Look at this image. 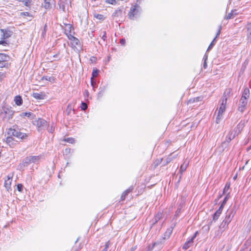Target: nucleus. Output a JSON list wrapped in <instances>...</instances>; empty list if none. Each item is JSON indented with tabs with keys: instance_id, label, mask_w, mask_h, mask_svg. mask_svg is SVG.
Segmentation results:
<instances>
[{
	"instance_id": "nucleus-1",
	"label": "nucleus",
	"mask_w": 251,
	"mask_h": 251,
	"mask_svg": "<svg viewBox=\"0 0 251 251\" xmlns=\"http://www.w3.org/2000/svg\"><path fill=\"white\" fill-rule=\"evenodd\" d=\"M230 93V89H226L224 93L222 99L220 100L221 105L218 110V115L216 119V123L219 124L222 118V116L226 109V105L227 101L226 94L228 95Z\"/></svg>"
},
{
	"instance_id": "nucleus-2",
	"label": "nucleus",
	"mask_w": 251,
	"mask_h": 251,
	"mask_svg": "<svg viewBox=\"0 0 251 251\" xmlns=\"http://www.w3.org/2000/svg\"><path fill=\"white\" fill-rule=\"evenodd\" d=\"M14 113L11 107L4 106L0 109V117L3 121H8L12 119Z\"/></svg>"
},
{
	"instance_id": "nucleus-3",
	"label": "nucleus",
	"mask_w": 251,
	"mask_h": 251,
	"mask_svg": "<svg viewBox=\"0 0 251 251\" xmlns=\"http://www.w3.org/2000/svg\"><path fill=\"white\" fill-rule=\"evenodd\" d=\"M141 10V7L139 5H136L132 6L128 14L129 18L131 20H134V18H136L139 16Z\"/></svg>"
},
{
	"instance_id": "nucleus-4",
	"label": "nucleus",
	"mask_w": 251,
	"mask_h": 251,
	"mask_svg": "<svg viewBox=\"0 0 251 251\" xmlns=\"http://www.w3.org/2000/svg\"><path fill=\"white\" fill-rule=\"evenodd\" d=\"M8 134L11 136H15L22 140L25 139L28 136L27 134L23 133L20 130L12 128H10L9 129L8 131Z\"/></svg>"
},
{
	"instance_id": "nucleus-5",
	"label": "nucleus",
	"mask_w": 251,
	"mask_h": 251,
	"mask_svg": "<svg viewBox=\"0 0 251 251\" xmlns=\"http://www.w3.org/2000/svg\"><path fill=\"white\" fill-rule=\"evenodd\" d=\"M172 233V230L171 229H168L164 234V236L160 241H158L155 242L153 244V247L157 245H160L159 247H161V245L164 243V240L169 239L171 234Z\"/></svg>"
},
{
	"instance_id": "nucleus-6",
	"label": "nucleus",
	"mask_w": 251,
	"mask_h": 251,
	"mask_svg": "<svg viewBox=\"0 0 251 251\" xmlns=\"http://www.w3.org/2000/svg\"><path fill=\"white\" fill-rule=\"evenodd\" d=\"M34 125L37 126L38 130L46 128L48 126L47 121L42 118H39L37 120H35Z\"/></svg>"
},
{
	"instance_id": "nucleus-7",
	"label": "nucleus",
	"mask_w": 251,
	"mask_h": 251,
	"mask_svg": "<svg viewBox=\"0 0 251 251\" xmlns=\"http://www.w3.org/2000/svg\"><path fill=\"white\" fill-rule=\"evenodd\" d=\"M31 162L28 156L24 158L18 166V169L20 171H24L25 168L27 167Z\"/></svg>"
},
{
	"instance_id": "nucleus-8",
	"label": "nucleus",
	"mask_w": 251,
	"mask_h": 251,
	"mask_svg": "<svg viewBox=\"0 0 251 251\" xmlns=\"http://www.w3.org/2000/svg\"><path fill=\"white\" fill-rule=\"evenodd\" d=\"M240 106L238 107L239 111H241V112H243L244 110L245 106L247 104V99H246L243 97H241V98L239 101Z\"/></svg>"
},
{
	"instance_id": "nucleus-9",
	"label": "nucleus",
	"mask_w": 251,
	"mask_h": 251,
	"mask_svg": "<svg viewBox=\"0 0 251 251\" xmlns=\"http://www.w3.org/2000/svg\"><path fill=\"white\" fill-rule=\"evenodd\" d=\"M54 4V0H44L43 5L46 9H50L52 8V5Z\"/></svg>"
},
{
	"instance_id": "nucleus-10",
	"label": "nucleus",
	"mask_w": 251,
	"mask_h": 251,
	"mask_svg": "<svg viewBox=\"0 0 251 251\" xmlns=\"http://www.w3.org/2000/svg\"><path fill=\"white\" fill-rule=\"evenodd\" d=\"M32 96L37 100H44L47 97L46 94L44 92L33 93Z\"/></svg>"
},
{
	"instance_id": "nucleus-11",
	"label": "nucleus",
	"mask_w": 251,
	"mask_h": 251,
	"mask_svg": "<svg viewBox=\"0 0 251 251\" xmlns=\"http://www.w3.org/2000/svg\"><path fill=\"white\" fill-rule=\"evenodd\" d=\"M197 233H196L190 239L189 241L186 242L183 246V249L184 250L188 249L190 246H191L193 244L194 239L195 238L196 236Z\"/></svg>"
},
{
	"instance_id": "nucleus-12",
	"label": "nucleus",
	"mask_w": 251,
	"mask_h": 251,
	"mask_svg": "<svg viewBox=\"0 0 251 251\" xmlns=\"http://www.w3.org/2000/svg\"><path fill=\"white\" fill-rule=\"evenodd\" d=\"M70 40L72 41V45L75 47L76 46H79L80 47V43L79 40L76 37L70 35V36H68Z\"/></svg>"
},
{
	"instance_id": "nucleus-13",
	"label": "nucleus",
	"mask_w": 251,
	"mask_h": 251,
	"mask_svg": "<svg viewBox=\"0 0 251 251\" xmlns=\"http://www.w3.org/2000/svg\"><path fill=\"white\" fill-rule=\"evenodd\" d=\"M1 32L2 33L1 35V39H6L11 36V33L9 31H6L4 29H1Z\"/></svg>"
},
{
	"instance_id": "nucleus-14",
	"label": "nucleus",
	"mask_w": 251,
	"mask_h": 251,
	"mask_svg": "<svg viewBox=\"0 0 251 251\" xmlns=\"http://www.w3.org/2000/svg\"><path fill=\"white\" fill-rule=\"evenodd\" d=\"M14 101L17 105H21L23 103V100L20 96H16L14 98Z\"/></svg>"
},
{
	"instance_id": "nucleus-15",
	"label": "nucleus",
	"mask_w": 251,
	"mask_h": 251,
	"mask_svg": "<svg viewBox=\"0 0 251 251\" xmlns=\"http://www.w3.org/2000/svg\"><path fill=\"white\" fill-rule=\"evenodd\" d=\"M31 163H37L39 160L40 157L39 156H28Z\"/></svg>"
},
{
	"instance_id": "nucleus-16",
	"label": "nucleus",
	"mask_w": 251,
	"mask_h": 251,
	"mask_svg": "<svg viewBox=\"0 0 251 251\" xmlns=\"http://www.w3.org/2000/svg\"><path fill=\"white\" fill-rule=\"evenodd\" d=\"M250 95V91L248 88H245L244 89V92L242 94V97L247 99V98L249 97Z\"/></svg>"
},
{
	"instance_id": "nucleus-17",
	"label": "nucleus",
	"mask_w": 251,
	"mask_h": 251,
	"mask_svg": "<svg viewBox=\"0 0 251 251\" xmlns=\"http://www.w3.org/2000/svg\"><path fill=\"white\" fill-rule=\"evenodd\" d=\"M246 121L245 120L241 121L240 123L237 126V128L238 129V132H240L241 130L243 129L245 126Z\"/></svg>"
},
{
	"instance_id": "nucleus-18",
	"label": "nucleus",
	"mask_w": 251,
	"mask_h": 251,
	"mask_svg": "<svg viewBox=\"0 0 251 251\" xmlns=\"http://www.w3.org/2000/svg\"><path fill=\"white\" fill-rule=\"evenodd\" d=\"M176 155H173V153L170 154L168 157L165 159L166 163L165 164H168L170 162H171L173 159L176 158Z\"/></svg>"
},
{
	"instance_id": "nucleus-19",
	"label": "nucleus",
	"mask_w": 251,
	"mask_h": 251,
	"mask_svg": "<svg viewBox=\"0 0 251 251\" xmlns=\"http://www.w3.org/2000/svg\"><path fill=\"white\" fill-rule=\"evenodd\" d=\"M7 177H8L7 179L5 180V183H4V186L7 188L10 187V186L11 185V181H12L11 177H10L8 176H7Z\"/></svg>"
},
{
	"instance_id": "nucleus-20",
	"label": "nucleus",
	"mask_w": 251,
	"mask_h": 251,
	"mask_svg": "<svg viewBox=\"0 0 251 251\" xmlns=\"http://www.w3.org/2000/svg\"><path fill=\"white\" fill-rule=\"evenodd\" d=\"M229 187H230V183H227L226 184V186L223 190V194H226V196L227 195V198H228V195L229 194V193L227 192V191L229 188Z\"/></svg>"
},
{
	"instance_id": "nucleus-21",
	"label": "nucleus",
	"mask_w": 251,
	"mask_h": 251,
	"mask_svg": "<svg viewBox=\"0 0 251 251\" xmlns=\"http://www.w3.org/2000/svg\"><path fill=\"white\" fill-rule=\"evenodd\" d=\"M8 56L4 53H0V63L7 61Z\"/></svg>"
},
{
	"instance_id": "nucleus-22",
	"label": "nucleus",
	"mask_w": 251,
	"mask_h": 251,
	"mask_svg": "<svg viewBox=\"0 0 251 251\" xmlns=\"http://www.w3.org/2000/svg\"><path fill=\"white\" fill-rule=\"evenodd\" d=\"M122 14V11L119 9L116 10L112 14V16L113 17H120Z\"/></svg>"
},
{
	"instance_id": "nucleus-23",
	"label": "nucleus",
	"mask_w": 251,
	"mask_h": 251,
	"mask_svg": "<svg viewBox=\"0 0 251 251\" xmlns=\"http://www.w3.org/2000/svg\"><path fill=\"white\" fill-rule=\"evenodd\" d=\"M221 214V212H220V210H217L213 215V220L216 221L219 218Z\"/></svg>"
},
{
	"instance_id": "nucleus-24",
	"label": "nucleus",
	"mask_w": 251,
	"mask_h": 251,
	"mask_svg": "<svg viewBox=\"0 0 251 251\" xmlns=\"http://www.w3.org/2000/svg\"><path fill=\"white\" fill-rule=\"evenodd\" d=\"M227 200V195L226 196V197L224 198V200L222 203L221 204V206H220V207L219 208V209L217 210H220V212L222 213L224 206L225 204V203H226Z\"/></svg>"
},
{
	"instance_id": "nucleus-25",
	"label": "nucleus",
	"mask_w": 251,
	"mask_h": 251,
	"mask_svg": "<svg viewBox=\"0 0 251 251\" xmlns=\"http://www.w3.org/2000/svg\"><path fill=\"white\" fill-rule=\"evenodd\" d=\"M130 191V190L129 189H127L126 190V191H125L122 194V196H121V199L122 201H124L125 198H126V195H127V194L129 193V192Z\"/></svg>"
},
{
	"instance_id": "nucleus-26",
	"label": "nucleus",
	"mask_w": 251,
	"mask_h": 251,
	"mask_svg": "<svg viewBox=\"0 0 251 251\" xmlns=\"http://www.w3.org/2000/svg\"><path fill=\"white\" fill-rule=\"evenodd\" d=\"M187 165H188L187 164H182L181 165V166L180 167V172L181 173H182L183 172H184L186 170V168L187 167Z\"/></svg>"
},
{
	"instance_id": "nucleus-27",
	"label": "nucleus",
	"mask_w": 251,
	"mask_h": 251,
	"mask_svg": "<svg viewBox=\"0 0 251 251\" xmlns=\"http://www.w3.org/2000/svg\"><path fill=\"white\" fill-rule=\"evenodd\" d=\"M216 42V38H215L213 41H212V42L211 43V44H210V45L209 46L208 49H207V51L210 50L214 46V45L215 44V43Z\"/></svg>"
},
{
	"instance_id": "nucleus-28",
	"label": "nucleus",
	"mask_w": 251,
	"mask_h": 251,
	"mask_svg": "<svg viewBox=\"0 0 251 251\" xmlns=\"http://www.w3.org/2000/svg\"><path fill=\"white\" fill-rule=\"evenodd\" d=\"M32 115H33V114L31 112H23L21 114V116L23 117H25V116L30 117Z\"/></svg>"
},
{
	"instance_id": "nucleus-29",
	"label": "nucleus",
	"mask_w": 251,
	"mask_h": 251,
	"mask_svg": "<svg viewBox=\"0 0 251 251\" xmlns=\"http://www.w3.org/2000/svg\"><path fill=\"white\" fill-rule=\"evenodd\" d=\"M162 216V214H158L155 217H154V221L153 223V224H154L155 223H156L158 220H159Z\"/></svg>"
},
{
	"instance_id": "nucleus-30",
	"label": "nucleus",
	"mask_w": 251,
	"mask_h": 251,
	"mask_svg": "<svg viewBox=\"0 0 251 251\" xmlns=\"http://www.w3.org/2000/svg\"><path fill=\"white\" fill-rule=\"evenodd\" d=\"M67 27H68V29H65L66 34L68 35V33L67 32H68V33H70L72 29V25L70 24H67L66 25Z\"/></svg>"
},
{
	"instance_id": "nucleus-31",
	"label": "nucleus",
	"mask_w": 251,
	"mask_h": 251,
	"mask_svg": "<svg viewBox=\"0 0 251 251\" xmlns=\"http://www.w3.org/2000/svg\"><path fill=\"white\" fill-rule=\"evenodd\" d=\"M87 104L84 102H81V108L82 110H85L87 108Z\"/></svg>"
},
{
	"instance_id": "nucleus-32",
	"label": "nucleus",
	"mask_w": 251,
	"mask_h": 251,
	"mask_svg": "<svg viewBox=\"0 0 251 251\" xmlns=\"http://www.w3.org/2000/svg\"><path fill=\"white\" fill-rule=\"evenodd\" d=\"M42 79L43 80L45 79V80H48L49 81H51L54 80V78L52 77L45 76L43 77Z\"/></svg>"
},
{
	"instance_id": "nucleus-33",
	"label": "nucleus",
	"mask_w": 251,
	"mask_h": 251,
	"mask_svg": "<svg viewBox=\"0 0 251 251\" xmlns=\"http://www.w3.org/2000/svg\"><path fill=\"white\" fill-rule=\"evenodd\" d=\"M99 71L97 69H94L92 72V75L93 77H97L98 75Z\"/></svg>"
},
{
	"instance_id": "nucleus-34",
	"label": "nucleus",
	"mask_w": 251,
	"mask_h": 251,
	"mask_svg": "<svg viewBox=\"0 0 251 251\" xmlns=\"http://www.w3.org/2000/svg\"><path fill=\"white\" fill-rule=\"evenodd\" d=\"M95 17L98 19H99V20H103L104 19V17L103 15H101V14H97V15H95Z\"/></svg>"
},
{
	"instance_id": "nucleus-35",
	"label": "nucleus",
	"mask_w": 251,
	"mask_h": 251,
	"mask_svg": "<svg viewBox=\"0 0 251 251\" xmlns=\"http://www.w3.org/2000/svg\"><path fill=\"white\" fill-rule=\"evenodd\" d=\"M17 189L19 192H22L23 189V186L22 184H18L17 185Z\"/></svg>"
},
{
	"instance_id": "nucleus-36",
	"label": "nucleus",
	"mask_w": 251,
	"mask_h": 251,
	"mask_svg": "<svg viewBox=\"0 0 251 251\" xmlns=\"http://www.w3.org/2000/svg\"><path fill=\"white\" fill-rule=\"evenodd\" d=\"M247 39L251 41V30H247Z\"/></svg>"
},
{
	"instance_id": "nucleus-37",
	"label": "nucleus",
	"mask_w": 251,
	"mask_h": 251,
	"mask_svg": "<svg viewBox=\"0 0 251 251\" xmlns=\"http://www.w3.org/2000/svg\"><path fill=\"white\" fill-rule=\"evenodd\" d=\"M32 2L31 0H26L25 1L24 4L26 6H29L31 2Z\"/></svg>"
},
{
	"instance_id": "nucleus-38",
	"label": "nucleus",
	"mask_w": 251,
	"mask_h": 251,
	"mask_svg": "<svg viewBox=\"0 0 251 251\" xmlns=\"http://www.w3.org/2000/svg\"><path fill=\"white\" fill-rule=\"evenodd\" d=\"M106 2L111 4H115L116 3V1L115 0H106Z\"/></svg>"
},
{
	"instance_id": "nucleus-39",
	"label": "nucleus",
	"mask_w": 251,
	"mask_h": 251,
	"mask_svg": "<svg viewBox=\"0 0 251 251\" xmlns=\"http://www.w3.org/2000/svg\"><path fill=\"white\" fill-rule=\"evenodd\" d=\"M8 44L6 42V41H5L3 39H1V40L0 41V45H2L3 46H6Z\"/></svg>"
},
{
	"instance_id": "nucleus-40",
	"label": "nucleus",
	"mask_w": 251,
	"mask_h": 251,
	"mask_svg": "<svg viewBox=\"0 0 251 251\" xmlns=\"http://www.w3.org/2000/svg\"><path fill=\"white\" fill-rule=\"evenodd\" d=\"M233 11H234L233 10H232L231 11V12L228 14V15L226 17V19H231V18H232V17H233L232 13H233Z\"/></svg>"
},
{
	"instance_id": "nucleus-41",
	"label": "nucleus",
	"mask_w": 251,
	"mask_h": 251,
	"mask_svg": "<svg viewBox=\"0 0 251 251\" xmlns=\"http://www.w3.org/2000/svg\"><path fill=\"white\" fill-rule=\"evenodd\" d=\"M66 141L72 144L75 142V140L73 138H68L66 140Z\"/></svg>"
},
{
	"instance_id": "nucleus-42",
	"label": "nucleus",
	"mask_w": 251,
	"mask_h": 251,
	"mask_svg": "<svg viewBox=\"0 0 251 251\" xmlns=\"http://www.w3.org/2000/svg\"><path fill=\"white\" fill-rule=\"evenodd\" d=\"M120 43L122 46H125L126 44V40L124 38L120 40Z\"/></svg>"
},
{
	"instance_id": "nucleus-43",
	"label": "nucleus",
	"mask_w": 251,
	"mask_h": 251,
	"mask_svg": "<svg viewBox=\"0 0 251 251\" xmlns=\"http://www.w3.org/2000/svg\"><path fill=\"white\" fill-rule=\"evenodd\" d=\"M247 30H251V23H249L247 25Z\"/></svg>"
},
{
	"instance_id": "nucleus-44",
	"label": "nucleus",
	"mask_w": 251,
	"mask_h": 251,
	"mask_svg": "<svg viewBox=\"0 0 251 251\" xmlns=\"http://www.w3.org/2000/svg\"><path fill=\"white\" fill-rule=\"evenodd\" d=\"M106 38H107V37H106V32H105V31H104V32H103V35H102V39L104 41H105V40H106Z\"/></svg>"
},
{
	"instance_id": "nucleus-45",
	"label": "nucleus",
	"mask_w": 251,
	"mask_h": 251,
	"mask_svg": "<svg viewBox=\"0 0 251 251\" xmlns=\"http://www.w3.org/2000/svg\"><path fill=\"white\" fill-rule=\"evenodd\" d=\"M109 241H108L107 242H106L105 245V248L104 249H106V250H107V249L109 248Z\"/></svg>"
},
{
	"instance_id": "nucleus-46",
	"label": "nucleus",
	"mask_w": 251,
	"mask_h": 251,
	"mask_svg": "<svg viewBox=\"0 0 251 251\" xmlns=\"http://www.w3.org/2000/svg\"><path fill=\"white\" fill-rule=\"evenodd\" d=\"M221 27H220V28L219 29V30H218V31L217 33V35H216V37H215L216 39V38L218 37V36L220 34V33H221Z\"/></svg>"
},
{
	"instance_id": "nucleus-47",
	"label": "nucleus",
	"mask_w": 251,
	"mask_h": 251,
	"mask_svg": "<svg viewBox=\"0 0 251 251\" xmlns=\"http://www.w3.org/2000/svg\"><path fill=\"white\" fill-rule=\"evenodd\" d=\"M91 79H92V78H91ZM91 85L93 87H94V85H96V82L93 81L92 79H91Z\"/></svg>"
},
{
	"instance_id": "nucleus-48",
	"label": "nucleus",
	"mask_w": 251,
	"mask_h": 251,
	"mask_svg": "<svg viewBox=\"0 0 251 251\" xmlns=\"http://www.w3.org/2000/svg\"><path fill=\"white\" fill-rule=\"evenodd\" d=\"M136 249V247L135 246V247H132L130 250V251H135Z\"/></svg>"
},
{
	"instance_id": "nucleus-49",
	"label": "nucleus",
	"mask_w": 251,
	"mask_h": 251,
	"mask_svg": "<svg viewBox=\"0 0 251 251\" xmlns=\"http://www.w3.org/2000/svg\"><path fill=\"white\" fill-rule=\"evenodd\" d=\"M203 67L204 69H205L207 67V63H206V62H205V61H204Z\"/></svg>"
},
{
	"instance_id": "nucleus-50",
	"label": "nucleus",
	"mask_w": 251,
	"mask_h": 251,
	"mask_svg": "<svg viewBox=\"0 0 251 251\" xmlns=\"http://www.w3.org/2000/svg\"><path fill=\"white\" fill-rule=\"evenodd\" d=\"M11 139H12V138L11 137H7V139H6V141L7 142H10Z\"/></svg>"
},
{
	"instance_id": "nucleus-51",
	"label": "nucleus",
	"mask_w": 251,
	"mask_h": 251,
	"mask_svg": "<svg viewBox=\"0 0 251 251\" xmlns=\"http://www.w3.org/2000/svg\"><path fill=\"white\" fill-rule=\"evenodd\" d=\"M203 59H204V61L206 62V60H207V56H206V55H205V56H204Z\"/></svg>"
},
{
	"instance_id": "nucleus-52",
	"label": "nucleus",
	"mask_w": 251,
	"mask_h": 251,
	"mask_svg": "<svg viewBox=\"0 0 251 251\" xmlns=\"http://www.w3.org/2000/svg\"><path fill=\"white\" fill-rule=\"evenodd\" d=\"M247 242L249 243H251V238L250 239H249Z\"/></svg>"
},
{
	"instance_id": "nucleus-53",
	"label": "nucleus",
	"mask_w": 251,
	"mask_h": 251,
	"mask_svg": "<svg viewBox=\"0 0 251 251\" xmlns=\"http://www.w3.org/2000/svg\"><path fill=\"white\" fill-rule=\"evenodd\" d=\"M247 242L249 243H251V238L250 239H249Z\"/></svg>"
},
{
	"instance_id": "nucleus-54",
	"label": "nucleus",
	"mask_w": 251,
	"mask_h": 251,
	"mask_svg": "<svg viewBox=\"0 0 251 251\" xmlns=\"http://www.w3.org/2000/svg\"><path fill=\"white\" fill-rule=\"evenodd\" d=\"M24 14L25 15H27L28 14V13H27V12L24 13Z\"/></svg>"
},
{
	"instance_id": "nucleus-55",
	"label": "nucleus",
	"mask_w": 251,
	"mask_h": 251,
	"mask_svg": "<svg viewBox=\"0 0 251 251\" xmlns=\"http://www.w3.org/2000/svg\"><path fill=\"white\" fill-rule=\"evenodd\" d=\"M102 94H103V92H100L99 93V95H102Z\"/></svg>"
},
{
	"instance_id": "nucleus-56",
	"label": "nucleus",
	"mask_w": 251,
	"mask_h": 251,
	"mask_svg": "<svg viewBox=\"0 0 251 251\" xmlns=\"http://www.w3.org/2000/svg\"><path fill=\"white\" fill-rule=\"evenodd\" d=\"M102 251H107V250H106V249H103Z\"/></svg>"
},
{
	"instance_id": "nucleus-57",
	"label": "nucleus",
	"mask_w": 251,
	"mask_h": 251,
	"mask_svg": "<svg viewBox=\"0 0 251 251\" xmlns=\"http://www.w3.org/2000/svg\"><path fill=\"white\" fill-rule=\"evenodd\" d=\"M233 179L235 180V176H233Z\"/></svg>"
},
{
	"instance_id": "nucleus-58",
	"label": "nucleus",
	"mask_w": 251,
	"mask_h": 251,
	"mask_svg": "<svg viewBox=\"0 0 251 251\" xmlns=\"http://www.w3.org/2000/svg\"><path fill=\"white\" fill-rule=\"evenodd\" d=\"M199 99H200V98H196L197 100V101H199Z\"/></svg>"
},
{
	"instance_id": "nucleus-59",
	"label": "nucleus",
	"mask_w": 251,
	"mask_h": 251,
	"mask_svg": "<svg viewBox=\"0 0 251 251\" xmlns=\"http://www.w3.org/2000/svg\"><path fill=\"white\" fill-rule=\"evenodd\" d=\"M57 56V54H55V55H53V57H56Z\"/></svg>"
},
{
	"instance_id": "nucleus-60",
	"label": "nucleus",
	"mask_w": 251,
	"mask_h": 251,
	"mask_svg": "<svg viewBox=\"0 0 251 251\" xmlns=\"http://www.w3.org/2000/svg\"><path fill=\"white\" fill-rule=\"evenodd\" d=\"M227 222H228V220H227V219H226V221H225V223H227Z\"/></svg>"
},
{
	"instance_id": "nucleus-61",
	"label": "nucleus",
	"mask_w": 251,
	"mask_h": 251,
	"mask_svg": "<svg viewBox=\"0 0 251 251\" xmlns=\"http://www.w3.org/2000/svg\"><path fill=\"white\" fill-rule=\"evenodd\" d=\"M62 9H63V11H65V7H62Z\"/></svg>"
},
{
	"instance_id": "nucleus-62",
	"label": "nucleus",
	"mask_w": 251,
	"mask_h": 251,
	"mask_svg": "<svg viewBox=\"0 0 251 251\" xmlns=\"http://www.w3.org/2000/svg\"><path fill=\"white\" fill-rule=\"evenodd\" d=\"M221 197H222V195H220V196L219 197L218 199L221 198Z\"/></svg>"
},
{
	"instance_id": "nucleus-63",
	"label": "nucleus",
	"mask_w": 251,
	"mask_h": 251,
	"mask_svg": "<svg viewBox=\"0 0 251 251\" xmlns=\"http://www.w3.org/2000/svg\"><path fill=\"white\" fill-rule=\"evenodd\" d=\"M234 137H235V134H234V135H233V138H234Z\"/></svg>"
},
{
	"instance_id": "nucleus-64",
	"label": "nucleus",
	"mask_w": 251,
	"mask_h": 251,
	"mask_svg": "<svg viewBox=\"0 0 251 251\" xmlns=\"http://www.w3.org/2000/svg\"><path fill=\"white\" fill-rule=\"evenodd\" d=\"M226 143H223L222 144L224 145V144H225Z\"/></svg>"
}]
</instances>
